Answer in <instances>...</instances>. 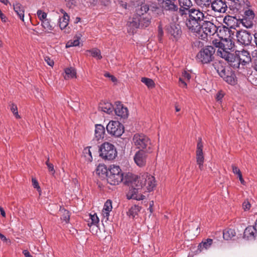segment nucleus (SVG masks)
<instances>
[{
    "instance_id": "obj_1",
    "label": "nucleus",
    "mask_w": 257,
    "mask_h": 257,
    "mask_svg": "<svg viewBox=\"0 0 257 257\" xmlns=\"http://www.w3.org/2000/svg\"><path fill=\"white\" fill-rule=\"evenodd\" d=\"M136 188L130 190L127 194V198L137 200H144L145 196L143 194L145 192L152 191L156 186L155 177L147 173H144L137 178L134 182Z\"/></svg>"
},
{
    "instance_id": "obj_2",
    "label": "nucleus",
    "mask_w": 257,
    "mask_h": 257,
    "mask_svg": "<svg viewBox=\"0 0 257 257\" xmlns=\"http://www.w3.org/2000/svg\"><path fill=\"white\" fill-rule=\"evenodd\" d=\"M204 19V15L199 9L191 8L186 19L185 25L189 31L196 36L201 33V24Z\"/></svg>"
},
{
    "instance_id": "obj_3",
    "label": "nucleus",
    "mask_w": 257,
    "mask_h": 257,
    "mask_svg": "<svg viewBox=\"0 0 257 257\" xmlns=\"http://www.w3.org/2000/svg\"><path fill=\"white\" fill-rule=\"evenodd\" d=\"M100 170L104 173H106L107 182L112 185H118L123 181V174L118 166L114 165H110L108 170L104 166H99L97 171Z\"/></svg>"
},
{
    "instance_id": "obj_4",
    "label": "nucleus",
    "mask_w": 257,
    "mask_h": 257,
    "mask_svg": "<svg viewBox=\"0 0 257 257\" xmlns=\"http://www.w3.org/2000/svg\"><path fill=\"white\" fill-rule=\"evenodd\" d=\"M215 49L212 46H207L201 49L196 55V60L202 64H208L214 59Z\"/></svg>"
},
{
    "instance_id": "obj_5",
    "label": "nucleus",
    "mask_w": 257,
    "mask_h": 257,
    "mask_svg": "<svg viewBox=\"0 0 257 257\" xmlns=\"http://www.w3.org/2000/svg\"><path fill=\"white\" fill-rule=\"evenodd\" d=\"M134 145L140 150L145 151L147 153L152 152V144L150 139L144 135L136 134L133 139Z\"/></svg>"
},
{
    "instance_id": "obj_6",
    "label": "nucleus",
    "mask_w": 257,
    "mask_h": 257,
    "mask_svg": "<svg viewBox=\"0 0 257 257\" xmlns=\"http://www.w3.org/2000/svg\"><path fill=\"white\" fill-rule=\"evenodd\" d=\"M100 156L104 160H112L117 156V151L113 145L108 142L103 143L99 147Z\"/></svg>"
},
{
    "instance_id": "obj_7",
    "label": "nucleus",
    "mask_w": 257,
    "mask_h": 257,
    "mask_svg": "<svg viewBox=\"0 0 257 257\" xmlns=\"http://www.w3.org/2000/svg\"><path fill=\"white\" fill-rule=\"evenodd\" d=\"M217 27L212 22L208 21H204L201 24V31H202L204 34L197 35L198 37L204 40L207 36L214 35L217 31Z\"/></svg>"
},
{
    "instance_id": "obj_8",
    "label": "nucleus",
    "mask_w": 257,
    "mask_h": 257,
    "mask_svg": "<svg viewBox=\"0 0 257 257\" xmlns=\"http://www.w3.org/2000/svg\"><path fill=\"white\" fill-rule=\"evenodd\" d=\"M107 132L115 137H119L124 132L123 125L118 121H111L106 126Z\"/></svg>"
},
{
    "instance_id": "obj_9",
    "label": "nucleus",
    "mask_w": 257,
    "mask_h": 257,
    "mask_svg": "<svg viewBox=\"0 0 257 257\" xmlns=\"http://www.w3.org/2000/svg\"><path fill=\"white\" fill-rule=\"evenodd\" d=\"M236 38L238 42L240 44L248 46L252 41V36L251 33L246 30H241L237 32Z\"/></svg>"
},
{
    "instance_id": "obj_10",
    "label": "nucleus",
    "mask_w": 257,
    "mask_h": 257,
    "mask_svg": "<svg viewBox=\"0 0 257 257\" xmlns=\"http://www.w3.org/2000/svg\"><path fill=\"white\" fill-rule=\"evenodd\" d=\"M226 45L223 44L221 41L219 40H214L212 41V44L216 48H218L217 51V56L221 57L219 52H226L227 50H231L232 49L233 44L231 41H226Z\"/></svg>"
},
{
    "instance_id": "obj_11",
    "label": "nucleus",
    "mask_w": 257,
    "mask_h": 257,
    "mask_svg": "<svg viewBox=\"0 0 257 257\" xmlns=\"http://www.w3.org/2000/svg\"><path fill=\"white\" fill-rule=\"evenodd\" d=\"M203 145L202 140L199 138L197 144V149L196 151V162L199 166V169L202 170L203 168V163L204 157L203 153Z\"/></svg>"
},
{
    "instance_id": "obj_12",
    "label": "nucleus",
    "mask_w": 257,
    "mask_h": 257,
    "mask_svg": "<svg viewBox=\"0 0 257 257\" xmlns=\"http://www.w3.org/2000/svg\"><path fill=\"white\" fill-rule=\"evenodd\" d=\"M145 151L139 150L134 156V159L135 163L139 167H143L146 165L147 155Z\"/></svg>"
},
{
    "instance_id": "obj_13",
    "label": "nucleus",
    "mask_w": 257,
    "mask_h": 257,
    "mask_svg": "<svg viewBox=\"0 0 257 257\" xmlns=\"http://www.w3.org/2000/svg\"><path fill=\"white\" fill-rule=\"evenodd\" d=\"M211 7L215 12L225 13L227 6L226 3L222 0H215L212 2Z\"/></svg>"
},
{
    "instance_id": "obj_14",
    "label": "nucleus",
    "mask_w": 257,
    "mask_h": 257,
    "mask_svg": "<svg viewBox=\"0 0 257 257\" xmlns=\"http://www.w3.org/2000/svg\"><path fill=\"white\" fill-rule=\"evenodd\" d=\"M168 33L173 36L176 40L179 38L182 34V31L179 25L171 24L167 27Z\"/></svg>"
},
{
    "instance_id": "obj_15",
    "label": "nucleus",
    "mask_w": 257,
    "mask_h": 257,
    "mask_svg": "<svg viewBox=\"0 0 257 257\" xmlns=\"http://www.w3.org/2000/svg\"><path fill=\"white\" fill-rule=\"evenodd\" d=\"M235 53L238 57L241 64L243 65L248 64L251 61V55L247 50L236 51Z\"/></svg>"
},
{
    "instance_id": "obj_16",
    "label": "nucleus",
    "mask_w": 257,
    "mask_h": 257,
    "mask_svg": "<svg viewBox=\"0 0 257 257\" xmlns=\"http://www.w3.org/2000/svg\"><path fill=\"white\" fill-rule=\"evenodd\" d=\"M114 112L116 115L121 118H126L128 116L127 108L124 107L120 102H115V107H114Z\"/></svg>"
},
{
    "instance_id": "obj_17",
    "label": "nucleus",
    "mask_w": 257,
    "mask_h": 257,
    "mask_svg": "<svg viewBox=\"0 0 257 257\" xmlns=\"http://www.w3.org/2000/svg\"><path fill=\"white\" fill-rule=\"evenodd\" d=\"M224 75H220L219 76L223 79L228 84L234 85L235 84V74L228 69L225 68L223 71Z\"/></svg>"
},
{
    "instance_id": "obj_18",
    "label": "nucleus",
    "mask_w": 257,
    "mask_h": 257,
    "mask_svg": "<svg viewBox=\"0 0 257 257\" xmlns=\"http://www.w3.org/2000/svg\"><path fill=\"white\" fill-rule=\"evenodd\" d=\"M137 179V178H136V176H134L132 173H127L125 175L124 177H123L122 182H123L124 184L130 185V190H132L133 189L136 188V184H134V182Z\"/></svg>"
},
{
    "instance_id": "obj_19",
    "label": "nucleus",
    "mask_w": 257,
    "mask_h": 257,
    "mask_svg": "<svg viewBox=\"0 0 257 257\" xmlns=\"http://www.w3.org/2000/svg\"><path fill=\"white\" fill-rule=\"evenodd\" d=\"M99 109L102 111H103L107 114H111L114 111V107H113L112 104L108 102H104L100 103L99 106Z\"/></svg>"
},
{
    "instance_id": "obj_20",
    "label": "nucleus",
    "mask_w": 257,
    "mask_h": 257,
    "mask_svg": "<svg viewBox=\"0 0 257 257\" xmlns=\"http://www.w3.org/2000/svg\"><path fill=\"white\" fill-rule=\"evenodd\" d=\"M255 228L254 225L248 226L244 230V235L248 239H254L257 235V229Z\"/></svg>"
},
{
    "instance_id": "obj_21",
    "label": "nucleus",
    "mask_w": 257,
    "mask_h": 257,
    "mask_svg": "<svg viewBox=\"0 0 257 257\" xmlns=\"http://www.w3.org/2000/svg\"><path fill=\"white\" fill-rule=\"evenodd\" d=\"M61 12L63 14V16L59 19V23L60 29L63 30L68 26L69 17L63 10H61Z\"/></svg>"
},
{
    "instance_id": "obj_22",
    "label": "nucleus",
    "mask_w": 257,
    "mask_h": 257,
    "mask_svg": "<svg viewBox=\"0 0 257 257\" xmlns=\"http://www.w3.org/2000/svg\"><path fill=\"white\" fill-rule=\"evenodd\" d=\"M213 240L210 238H208L200 243L198 246L197 252H201L204 250H207L212 245Z\"/></svg>"
},
{
    "instance_id": "obj_23",
    "label": "nucleus",
    "mask_w": 257,
    "mask_h": 257,
    "mask_svg": "<svg viewBox=\"0 0 257 257\" xmlns=\"http://www.w3.org/2000/svg\"><path fill=\"white\" fill-rule=\"evenodd\" d=\"M105 134L104 127L101 124H96L95 130V137L97 140H99L104 138Z\"/></svg>"
},
{
    "instance_id": "obj_24",
    "label": "nucleus",
    "mask_w": 257,
    "mask_h": 257,
    "mask_svg": "<svg viewBox=\"0 0 257 257\" xmlns=\"http://www.w3.org/2000/svg\"><path fill=\"white\" fill-rule=\"evenodd\" d=\"M14 10L19 18L24 22V7L19 3H16L14 5Z\"/></svg>"
},
{
    "instance_id": "obj_25",
    "label": "nucleus",
    "mask_w": 257,
    "mask_h": 257,
    "mask_svg": "<svg viewBox=\"0 0 257 257\" xmlns=\"http://www.w3.org/2000/svg\"><path fill=\"white\" fill-rule=\"evenodd\" d=\"M112 202L110 200H107L104 203L102 210V214L104 217H106L108 219L109 216V212L112 210Z\"/></svg>"
},
{
    "instance_id": "obj_26",
    "label": "nucleus",
    "mask_w": 257,
    "mask_h": 257,
    "mask_svg": "<svg viewBox=\"0 0 257 257\" xmlns=\"http://www.w3.org/2000/svg\"><path fill=\"white\" fill-rule=\"evenodd\" d=\"M175 1L174 0L166 1L164 3L163 8L166 10L177 11L178 8V6L174 3Z\"/></svg>"
},
{
    "instance_id": "obj_27",
    "label": "nucleus",
    "mask_w": 257,
    "mask_h": 257,
    "mask_svg": "<svg viewBox=\"0 0 257 257\" xmlns=\"http://www.w3.org/2000/svg\"><path fill=\"white\" fill-rule=\"evenodd\" d=\"M227 50L226 52L220 53L221 55V58H223L225 60H226L228 64L231 62V61H234L235 58L236 57V53L235 54L230 53Z\"/></svg>"
},
{
    "instance_id": "obj_28",
    "label": "nucleus",
    "mask_w": 257,
    "mask_h": 257,
    "mask_svg": "<svg viewBox=\"0 0 257 257\" xmlns=\"http://www.w3.org/2000/svg\"><path fill=\"white\" fill-rule=\"evenodd\" d=\"M236 235L234 229L227 228L223 231V237L225 240H228L233 239Z\"/></svg>"
},
{
    "instance_id": "obj_29",
    "label": "nucleus",
    "mask_w": 257,
    "mask_h": 257,
    "mask_svg": "<svg viewBox=\"0 0 257 257\" xmlns=\"http://www.w3.org/2000/svg\"><path fill=\"white\" fill-rule=\"evenodd\" d=\"M141 207L138 205H135L132 206L127 212V214L130 217L135 218L138 215V213L141 210Z\"/></svg>"
},
{
    "instance_id": "obj_30",
    "label": "nucleus",
    "mask_w": 257,
    "mask_h": 257,
    "mask_svg": "<svg viewBox=\"0 0 257 257\" xmlns=\"http://www.w3.org/2000/svg\"><path fill=\"white\" fill-rule=\"evenodd\" d=\"M76 77V72L74 69L72 68H67L65 70L64 78L65 79H69Z\"/></svg>"
},
{
    "instance_id": "obj_31",
    "label": "nucleus",
    "mask_w": 257,
    "mask_h": 257,
    "mask_svg": "<svg viewBox=\"0 0 257 257\" xmlns=\"http://www.w3.org/2000/svg\"><path fill=\"white\" fill-rule=\"evenodd\" d=\"M213 66H214L215 69L219 75H222V74L224 75L223 71L225 70L226 68L223 65V63L221 62H220V61L215 62L213 64Z\"/></svg>"
},
{
    "instance_id": "obj_32",
    "label": "nucleus",
    "mask_w": 257,
    "mask_h": 257,
    "mask_svg": "<svg viewBox=\"0 0 257 257\" xmlns=\"http://www.w3.org/2000/svg\"><path fill=\"white\" fill-rule=\"evenodd\" d=\"M99 218L95 213L93 214H90L88 221V225L89 226L97 225L99 223Z\"/></svg>"
},
{
    "instance_id": "obj_33",
    "label": "nucleus",
    "mask_w": 257,
    "mask_h": 257,
    "mask_svg": "<svg viewBox=\"0 0 257 257\" xmlns=\"http://www.w3.org/2000/svg\"><path fill=\"white\" fill-rule=\"evenodd\" d=\"M41 25L46 32H49L53 30V26L51 25L50 22L48 19H45L41 22Z\"/></svg>"
},
{
    "instance_id": "obj_34",
    "label": "nucleus",
    "mask_w": 257,
    "mask_h": 257,
    "mask_svg": "<svg viewBox=\"0 0 257 257\" xmlns=\"http://www.w3.org/2000/svg\"><path fill=\"white\" fill-rule=\"evenodd\" d=\"M140 23L141 28H146L150 24V20L149 18L145 17L144 15H141L140 18Z\"/></svg>"
},
{
    "instance_id": "obj_35",
    "label": "nucleus",
    "mask_w": 257,
    "mask_h": 257,
    "mask_svg": "<svg viewBox=\"0 0 257 257\" xmlns=\"http://www.w3.org/2000/svg\"><path fill=\"white\" fill-rule=\"evenodd\" d=\"M80 39V37L79 36H76L74 37V40L69 41L66 45V48H69L73 46H77L79 45V40Z\"/></svg>"
},
{
    "instance_id": "obj_36",
    "label": "nucleus",
    "mask_w": 257,
    "mask_h": 257,
    "mask_svg": "<svg viewBox=\"0 0 257 257\" xmlns=\"http://www.w3.org/2000/svg\"><path fill=\"white\" fill-rule=\"evenodd\" d=\"M180 7L186 9H190L192 6V3L191 0H179Z\"/></svg>"
},
{
    "instance_id": "obj_37",
    "label": "nucleus",
    "mask_w": 257,
    "mask_h": 257,
    "mask_svg": "<svg viewBox=\"0 0 257 257\" xmlns=\"http://www.w3.org/2000/svg\"><path fill=\"white\" fill-rule=\"evenodd\" d=\"M91 148V147H87L84 149L83 152L84 157L88 162H91L92 160L91 152L90 151Z\"/></svg>"
},
{
    "instance_id": "obj_38",
    "label": "nucleus",
    "mask_w": 257,
    "mask_h": 257,
    "mask_svg": "<svg viewBox=\"0 0 257 257\" xmlns=\"http://www.w3.org/2000/svg\"><path fill=\"white\" fill-rule=\"evenodd\" d=\"M140 17H141V15H140L135 16V17L133 18L132 21L130 22L131 25L132 27H134L136 28H140Z\"/></svg>"
},
{
    "instance_id": "obj_39",
    "label": "nucleus",
    "mask_w": 257,
    "mask_h": 257,
    "mask_svg": "<svg viewBox=\"0 0 257 257\" xmlns=\"http://www.w3.org/2000/svg\"><path fill=\"white\" fill-rule=\"evenodd\" d=\"M88 52H89L93 57L97 59L100 60L102 58L100 51L98 49L93 48L88 50Z\"/></svg>"
},
{
    "instance_id": "obj_40",
    "label": "nucleus",
    "mask_w": 257,
    "mask_h": 257,
    "mask_svg": "<svg viewBox=\"0 0 257 257\" xmlns=\"http://www.w3.org/2000/svg\"><path fill=\"white\" fill-rule=\"evenodd\" d=\"M141 81L149 88H153L155 86L154 82L151 79L143 77L142 78Z\"/></svg>"
},
{
    "instance_id": "obj_41",
    "label": "nucleus",
    "mask_w": 257,
    "mask_h": 257,
    "mask_svg": "<svg viewBox=\"0 0 257 257\" xmlns=\"http://www.w3.org/2000/svg\"><path fill=\"white\" fill-rule=\"evenodd\" d=\"M241 64L238 57L236 55L234 61H231L229 65L234 69H237L239 68L240 64Z\"/></svg>"
},
{
    "instance_id": "obj_42",
    "label": "nucleus",
    "mask_w": 257,
    "mask_h": 257,
    "mask_svg": "<svg viewBox=\"0 0 257 257\" xmlns=\"http://www.w3.org/2000/svg\"><path fill=\"white\" fill-rule=\"evenodd\" d=\"M61 220L64 221L66 222V223H68L70 219V213L69 212L66 210L63 209V214L62 216L61 217Z\"/></svg>"
},
{
    "instance_id": "obj_43",
    "label": "nucleus",
    "mask_w": 257,
    "mask_h": 257,
    "mask_svg": "<svg viewBox=\"0 0 257 257\" xmlns=\"http://www.w3.org/2000/svg\"><path fill=\"white\" fill-rule=\"evenodd\" d=\"M242 24L246 27V28H250L253 25V23L252 21H250V19H248L247 18H244L242 20Z\"/></svg>"
},
{
    "instance_id": "obj_44",
    "label": "nucleus",
    "mask_w": 257,
    "mask_h": 257,
    "mask_svg": "<svg viewBox=\"0 0 257 257\" xmlns=\"http://www.w3.org/2000/svg\"><path fill=\"white\" fill-rule=\"evenodd\" d=\"M211 0H199L198 4L202 7H209L211 6Z\"/></svg>"
},
{
    "instance_id": "obj_45",
    "label": "nucleus",
    "mask_w": 257,
    "mask_h": 257,
    "mask_svg": "<svg viewBox=\"0 0 257 257\" xmlns=\"http://www.w3.org/2000/svg\"><path fill=\"white\" fill-rule=\"evenodd\" d=\"M11 110L13 112V114L15 115L16 118H19L20 117L18 114V108L16 105L12 103L11 105Z\"/></svg>"
},
{
    "instance_id": "obj_46",
    "label": "nucleus",
    "mask_w": 257,
    "mask_h": 257,
    "mask_svg": "<svg viewBox=\"0 0 257 257\" xmlns=\"http://www.w3.org/2000/svg\"><path fill=\"white\" fill-rule=\"evenodd\" d=\"M37 15L40 20L42 22L43 20H44L46 19L47 14L45 12H42L41 10H38L37 11Z\"/></svg>"
},
{
    "instance_id": "obj_47",
    "label": "nucleus",
    "mask_w": 257,
    "mask_h": 257,
    "mask_svg": "<svg viewBox=\"0 0 257 257\" xmlns=\"http://www.w3.org/2000/svg\"><path fill=\"white\" fill-rule=\"evenodd\" d=\"M49 158H48L47 161L46 162V165H47L49 172H51L52 174L55 173V171L54 168V166L52 163H49Z\"/></svg>"
},
{
    "instance_id": "obj_48",
    "label": "nucleus",
    "mask_w": 257,
    "mask_h": 257,
    "mask_svg": "<svg viewBox=\"0 0 257 257\" xmlns=\"http://www.w3.org/2000/svg\"><path fill=\"white\" fill-rule=\"evenodd\" d=\"M245 16L246 18L251 20L254 18V14L252 10H248L245 12Z\"/></svg>"
},
{
    "instance_id": "obj_49",
    "label": "nucleus",
    "mask_w": 257,
    "mask_h": 257,
    "mask_svg": "<svg viewBox=\"0 0 257 257\" xmlns=\"http://www.w3.org/2000/svg\"><path fill=\"white\" fill-rule=\"evenodd\" d=\"M250 55L251 59V62H252L254 64L257 63V50L253 51Z\"/></svg>"
},
{
    "instance_id": "obj_50",
    "label": "nucleus",
    "mask_w": 257,
    "mask_h": 257,
    "mask_svg": "<svg viewBox=\"0 0 257 257\" xmlns=\"http://www.w3.org/2000/svg\"><path fill=\"white\" fill-rule=\"evenodd\" d=\"M187 81L182 77H180L179 80V84L180 86L182 87H186L187 85Z\"/></svg>"
},
{
    "instance_id": "obj_51",
    "label": "nucleus",
    "mask_w": 257,
    "mask_h": 257,
    "mask_svg": "<svg viewBox=\"0 0 257 257\" xmlns=\"http://www.w3.org/2000/svg\"><path fill=\"white\" fill-rule=\"evenodd\" d=\"M181 77H182L187 82H189L191 78V75L189 73L187 72L186 71H184L182 72Z\"/></svg>"
},
{
    "instance_id": "obj_52",
    "label": "nucleus",
    "mask_w": 257,
    "mask_h": 257,
    "mask_svg": "<svg viewBox=\"0 0 257 257\" xmlns=\"http://www.w3.org/2000/svg\"><path fill=\"white\" fill-rule=\"evenodd\" d=\"M65 1L66 3V5H67V7H68L69 8H72L73 6H75L78 0H65Z\"/></svg>"
},
{
    "instance_id": "obj_53",
    "label": "nucleus",
    "mask_w": 257,
    "mask_h": 257,
    "mask_svg": "<svg viewBox=\"0 0 257 257\" xmlns=\"http://www.w3.org/2000/svg\"><path fill=\"white\" fill-rule=\"evenodd\" d=\"M32 182L33 187L36 188L38 191H40L41 189L37 180L35 178H32Z\"/></svg>"
},
{
    "instance_id": "obj_54",
    "label": "nucleus",
    "mask_w": 257,
    "mask_h": 257,
    "mask_svg": "<svg viewBox=\"0 0 257 257\" xmlns=\"http://www.w3.org/2000/svg\"><path fill=\"white\" fill-rule=\"evenodd\" d=\"M190 9H186L185 8L180 7V8L179 9V13H180V15H181V16L187 15H189V11Z\"/></svg>"
},
{
    "instance_id": "obj_55",
    "label": "nucleus",
    "mask_w": 257,
    "mask_h": 257,
    "mask_svg": "<svg viewBox=\"0 0 257 257\" xmlns=\"http://www.w3.org/2000/svg\"><path fill=\"white\" fill-rule=\"evenodd\" d=\"M104 76L106 77L109 78L113 82L117 81V79L113 75H111L109 73L106 72L104 73Z\"/></svg>"
},
{
    "instance_id": "obj_56",
    "label": "nucleus",
    "mask_w": 257,
    "mask_h": 257,
    "mask_svg": "<svg viewBox=\"0 0 257 257\" xmlns=\"http://www.w3.org/2000/svg\"><path fill=\"white\" fill-rule=\"evenodd\" d=\"M242 207L244 210H249L250 208V204L248 201H244L242 204Z\"/></svg>"
},
{
    "instance_id": "obj_57",
    "label": "nucleus",
    "mask_w": 257,
    "mask_h": 257,
    "mask_svg": "<svg viewBox=\"0 0 257 257\" xmlns=\"http://www.w3.org/2000/svg\"><path fill=\"white\" fill-rule=\"evenodd\" d=\"M232 172L234 174L237 175L241 173L240 170L234 165H232Z\"/></svg>"
},
{
    "instance_id": "obj_58",
    "label": "nucleus",
    "mask_w": 257,
    "mask_h": 257,
    "mask_svg": "<svg viewBox=\"0 0 257 257\" xmlns=\"http://www.w3.org/2000/svg\"><path fill=\"white\" fill-rule=\"evenodd\" d=\"M45 60L49 66H52L54 65L53 61L51 60L50 58L46 57L45 58Z\"/></svg>"
},
{
    "instance_id": "obj_59",
    "label": "nucleus",
    "mask_w": 257,
    "mask_h": 257,
    "mask_svg": "<svg viewBox=\"0 0 257 257\" xmlns=\"http://www.w3.org/2000/svg\"><path fill=\"white\" fill-rule=\"evenodd\" d=\"M223 97V94L221 91L218 92L216 94V99L217 101L221 100Z\"/></svg>"
},
{
    "instance_id": "obj_60",
    "label": "nucleus",
    "mask_w": 257,
    "mask_h": 257,
    "mask_svg": "<svg viewBox=\"0 0 257 257\" xmlns=\"http://www.w3.org/2000/svg\"><path fill=\"white\" fill-rule=\"evenodd\" d=\"M23 253L25 257H33L28 250H24L23 251Z\"/></svg>"
},
{
    "instance_id": "obj_61",
    "label": "nucleus",
    "mask_w": 257,
    "mask_h": 257,
    "mask_svg": "<svg viewBox=\"0 0 257 257\" xmlns=\"http://www.w3.org/2000/svg\"><path fill=\"white\" fill-rule=\"evenodd\" d=\"M233 19H234V18L233 17H231L230 16H225L224 19V22L228 25V24L227 23L226 21H231Z\"/></svg>"
},
{
    "instance_id": "obj_62",
    "label": "nucleus",
    "mask_w": 257,
    "mask_h": 257,
    "mask_svg": "<svg viewBox=\"0 0 257 257\" xmlns=\"http://www.w3.org/2000/svg\"><path fill=\"white\" fill-rule=\"evenodd\" d=\"M237 176H238V178L239 179V181H240V183L242 185H244L245 184V181H244V180H243V179L242 178V176L241 173H240V174H238Z\"/></svg>"
},
{
    "instance_id": "obj_63",
    "label": "nucleus",
    "mask_w": 257,
    "mask_h": 257,
    "mask_svg": "<svg viewBox=\"0 0 257 257\" xmlns=\"http://www.w3.org/2000/svg\"><path fill=\"white\" fill-rule=\"evenodd\" d=\"M0 18L3 22H6L7 18L4 14H3L1 10H0Z\"/></svg>"
},
{
    "instance_id": "obj_64",
    "label": "nucleus",
    "mask_w": 257,
    "mask_h": 257,
    "mask_svg": "<svg viewBox=\"0 0 257 257\" xmlns=\"http://www.w3.org/2000/svg\"><path fill=\"white\" fill-rule=\"evenodd\" d=\"M163 35V31L160 26L158 27V36L159 37H162Z\"/></svg>"
}]
</instances>
